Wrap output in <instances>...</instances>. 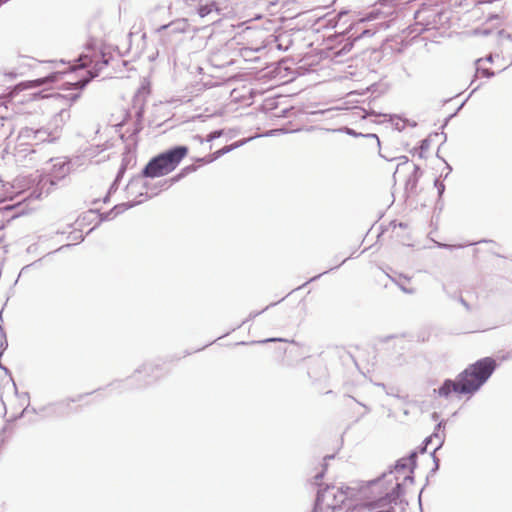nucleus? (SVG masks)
Wrapping results in <instances>:
<instances>
[{
    "label": "nucleus",
    "mask_w": 512,
    "mask_h": 512,
    "mask_svg": "<svg viewBox=\"0 0 512 512\" xmlns=\"http://www.w3.org/2000/svg\"><path fill=\"white\" fill-rule=\"evenodd\" d=\"M415 459H416L415 453L410 455L408 458L400 459L397 462V464L395 465L394 471L392 473L395 475H398V474L403 475L404 480H407V479L412 480V477L410 474H412V472H413V468L415 466ZM395 479H396V481H398L399 477L395 476ZM400 487H401V483L396 482L392 493H388L386 495V497L384 498V500H386L387 502H391V501L395 500L399 496L398 490L400 489ZM382 501H383V499L381 498V499L377 500L376 502L367 504L366 507L369 509H373L375 507L381 506Z\"/></svg>",
    "instance_id": "nucleus-3"
},
{
    "label": "nucleus",
    "mask_w": 512,
    "mask_h": 512,
    "mask_svg": "<svg viewBox=\"0 0 512 512\" xmlns=\"http://www.w3.org/2000/svg\"><path fill=\"white\" fill-rule=\"evenodd\" d=\"M79 97V94H76L74 97H73V100L77 99Z\"/></svg>",
    "instance_id": "nucleus-10"
},
{
    "label": "nucleus",
    "mask_w": 512,
    "mask_h": 512,
    "mask_svg": "<svg viewBox=\"0 0 512 512\" xmlns=\"http://www.w3.org/2000/svg\"><path fill=\"white\" fill-rule=\"evenodd\" d=\"M267 341H282V339H280V338H272V339H268Z\"/></svg>",
    "instance_id": "nucleus-9"
},
{
    "label": "nucleus",
    "mask_w": 512,
    "mask_h": 512,
    "mask_svg": "<svg viewBox=\"0 0 512 512\" xmlns=\"http://www.w3.org/2000/svg\"><path fill=\"white\" fill-rule=\"evenodd\" d=\"M88 56H81L78 59L79 64L72 67V71H81V76L79 79H73V81H68L66 84L73 86L75 89L83 88L92 78L98 75V71L102 69L103 66L107 65L109 59L102 55V61L96 62L95 71L92 70H84L86 66H88Z\"/></svg>",
    "instance_id": "nucleus-5"
},
{
    "label": "nucleus",
    "mask_w": 512,
    "mask_h": 512,
    "mask_svg": "<svg viewBox=\"0 0 512 512\" xmlns=\"http://www.w3.org/2000/svg\"><path fill=\"white\" fill-rule=\"evenodd\" d=\"M419 168L408 160L399 163L394 172L395 183L403 186L405 191L412 192L418 183Z\"/></svg>",
    "instance_id": "nucleus-4"
},
{
    "label": "nucleus",
    "mask_w": 512,
    "mask_h": 512,
    "mask_svg": "<svg viewBox=\"0 0 512 512\" xmlns=\"http://www.w3.org/2000/svg\"><path fill=\"white\" fill-rule=\"evenodd\" d=\"M496 367L495 359L484 357L469 365L455 380H445L435 393L444 398L449 397L451 393L471 395L490 378Z\"/></svg>",
    "instance_id": "nucleus-1"
},
{
    "label": "nucleus",
    "mask_w": 512,
    "mask_h": 512,
    "mask_svg": "<svg viewBox=\"0 0 512 512\" xmlns=\"http://www.w3.org/2000/svg\"><path fill=\"white\" fill-rule=\"evenodd\" d=\"M197 11L199 16L204 18L212 13L219 14L220 8L216 1H209L204 4H200Z\"/></svg>",
    "instance_id": "nucleus-6"
},
{
    "label": "nucleus",
    "mask_w": 512,
    "mask_h": 512,
    "mask_svg": "<svg viewBox=\"0 0 512 512\" xmlns=\"http://www.w3.org/2000/svg\"><path fill=\"white\" fill-rule=\"evenodd\" d=\"M480 63H481V61L479 60L478 61V68H477V74L478 75H482V76H486V77H490V76L494 75L493 71L489 72L488 69L481 68Z\"/></svg>",
    "instance_id": "nucleus-8"
},
{
    "label": "nucleus",
    "mask_w": 512,
    "mask_h": 512,
    "mask_svg": "<svg viewBox=\"0 0 512 512\" xmlns=\"http://www.w3.org/2000/svg\"><path fill=\"white\" fill-rule=\"evenodd\" d=\"M186 146H177L152 158L142 171L143 176L158 178L173 172L187 156Z\"/></svg>",
    "instance_id": "nucleus-2"
},
{
    "label": "nucleus",
    "mask_w": 512,
    "mask_h": 512,
    "mask_svg": "<svg viewBox=\"0 0 512 512\" xmlns=\"http://www.w3.org/2000/svg\"><path fill=\"white\" fill-rule=\"evenodd\" d=\"M59 75H60L59 73H53V74H50L49 76L30 81V87H39L46 83L55 82L58 79Z\"/></svg>",
    "instance_id": "nucleus-7"
}]
</instances>
